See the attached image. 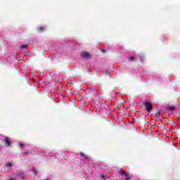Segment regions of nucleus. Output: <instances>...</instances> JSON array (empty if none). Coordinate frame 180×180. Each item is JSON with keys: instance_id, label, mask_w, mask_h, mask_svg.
<instances>
[{"instance_id": "6", "label": "nucleus", "mask_w": 180, "mask_h": 180, "mask_svg": "<svg viewBox=\"0 0 180 180\" xmlns=\"http://www.w3.org/2000/svg\"><path fill=\"white\" fill-rule=\"evenodd\" d=\"M120 174L122 175H125L126 176L129 175V173H127V172H124L123 169L120 170Z\"/></svg>"}, {"instance_id": "7", "label": "nucleus", "mask_w": 180, "mask_h": 180, "mask_svg": "<svg viewBox=\"0 0 180 180\" xmlns=\"http://www.w3.org/2000/svg\"><path fill=\"white\" fill-rule=\"evenodd\" d=\"M80 154H81V155H82V157H84V158H88V155L84 154V153H82V152H81Z\"/></svg>"}, {"instance_id": "21", "label": "nucleus", "mask_w": 180, "mask_h": 180, "mask_svg": "<svg viewBox=\"0 0 180 180\" xmlns=\"http://www.w3.org/2000/svg\"><path fill=\"white\" fill-rule=\"evenodd\" d=\"M9 180H13V179H10Z\"/></svg>"}, {"instance_id": "11", "label": "nucleus", "mask_w": 180, "mask_h": 180, "mask_svg": "<svg viewBox=\"0 0 180 180\" xmlns=\"http://www.w3.org/2000/svg\"><path fill=\"white\" fill-rule=\"evenodd\" d=\"M18 176H20L21 179H24L22 173H18Z\"/></svg>"}, {"instance_id": "8", "label": "nucleus", "mask_w": 180, "mask_h": 180, "mask_svg": "<svg viewBox=\"0 0 180 180\" xmlns=\"http://www.w3.org/2000/svg\"><path fill=\"white\" fill-rule=\"evenodd\" d=\"M28 46L27 44H24L22 46H20V49H28Z\"/></svg>"}, {"instance_id": "16", "label": "nucleus", "mask_w": 180, "mask_h": 180, "mask_svg": "<svg viewBox=\"0 0 180 180\" xmlns=\"http://www.w3.org/2000/svg\"><path fill=\"white\" fill-rule=\"evenodd\" d=\"M22 154H24V157L26 158V156L27 155V152H22Z\"/></svg>"}, {"instance_id": "17", "label": "nucleus", "mask_w": 180, "mask_h": 180, "mask_svg": "<svg viewBox=\"0 0 180 180\" xmlns=\"http://www.w3.org/2000/svg\"><path fill=\"white\" fill-rule=\"evenodd\" d=\"M124 180H131V179L127 176Z\"/></svg>"}, {"instance_id": "10", "label": "nucleus", "mask_w": 180, "mask_h": 180, "mask_svg": "<svg viewBox=\"0 0 180 180\" xmlns=\"http://www.w3.org/2000/svg\"><path fill=\"white\" fill-rule=\"evenodd\" d=\"M160 128L162 129V130H165V124L162 123Z\"/></svg>"}, {"instance_id": "14", "label": "nucleus", "mask_w": 180, "mask_h": 180, "mask_svg": "<svg viewBox=\"0 0 180 180\" xmlns=\"http://www.w3.org/2000/svg\"><path fill=\"white\" fill-rule=\"evenodd\" d=\"M18 146L20 148H23V147H25V143H19Z\"/></svg>"}, {"instance_id": "19", "label": "nucleus", "mask_w": 180, "mask_h": 180, "mask_svg": "<svg viewBox=\"0 0 180 180\" xmlns=\"http://www.w3.org/2000/svg\"><path fill=\"white\" fill-rule=\"evenodd\" d=\"M143 122L144 123H147V122L146 121V118H143Z\"/></svg>"}, {"instance_id": "2", "label": "nucleus", "mask_w": 180, "mask_h": 180, "mask_svg": "<svg viewBox=\"0 0 180 180\" xmlns=\"http://www.w3.org/2000/svg\"><path fill=\"white\" fill-rule=\"evenodd\" d=\"M145 108H146L147 112H151L153 110V104L150 102H146Z\"/></svg>"}, {"instance_id": "3", "label": "nucleus", "mask_w": 180, "mask_h": 180, "mask_svg": "<svg viewBox=\"0 0 180 180\" xmlns=\"http://www.w3.org/2000/svg\"><path fill=\"white\" fill-rule=\"evenodd\" d=\"M4 141L7 146V147H11V146H12V142L11 141V140L9 139V137L6 136Z\"/></svg>"}, {"instance_id": "5", "label": "nucleus", "mask_w": 180, "mask_h": 180, "mask_svg": "<svg viewBox=\"0 0 180 180\" xmlns=\"http://www.w3.org/2000/svg\"><path fill=\"white\" fill-rule=\"evenodd\" d=\"M45 30L46 27L43 26H39L37 28L38 33H43V32H44Z\"/></svg>"}, {"instance_id": "1", "label": "nucleus", "mask_w": 180, "mask_h": 180, "mask_svg": "<svg viewBox=\"0 0 180 180\" xmlns=\"http://www.w3.org/2000/svg\"><path fill=\"white\" fill-rule=\"evenodd\" d=\"M80 56H81V57H82V58H86V60L92 58V55H91V53H89L88 52H82L80 53Z\"/></svg>"}, {"instance_id": "20", "label": "nucleus", "mask_w": 180, "mask_h": 180, "mask_svg": "<svg viewBox=\"0 0 180 180\" xmlns=\"http://www.w3.org/2000/svg\"><path fill=\"white\" fill-rule=\"evenodd\" d=\"M172 122V121H169V122Z\"/></svg>"}, {"instance_id": "9", "label": "nucleus", "mask_w": 180, "mask_h": 180, "mask_svg": "<svg viewBox=\"0 0 180 180\" xmlns=\"http://www.w3.org/2000/svg\"><path fill=\"white\" fill-rule=\"evenodd\" d=\"M139 57H140V58H144L145 55H144V53H140L139 54Z\"/></svg>"}, {"instance_id": "4", "label": "nucleus", "mask_w": 180, "mask_h": 180, "mask_svg": "<svg viewBox=\"0 0 180 180\" xmlns=\"http://www.w3.org/2000/svg\"><path fill=\"white\" fill-rule=\"evenodd\" d=\"M166 109L170 112H175L176 110V106H167Z\"/></svg>"}, {"instance_id": "13", "label": "nucleus", "mask_w": 180, "mask_h": 180, "mask_svg": "<svg viewBox=\"0 0 180 180\" xmlns=\"http://www.w3.org/2000/svg\"><path fill=\"white\" fill-rule=\"evenodd\" d=\"M155 115L156 116V117H160V111L155 112Z\"/></svg>"}, {"instance_id": "12", "label": "nucleus", "mask_w": 180, "mask_h": 180, "mask_svg": "<svg viewBox=\"0 0 180 180\" xmlns=\"http://www.w3.org/2000/svg\"><path fill=\"white\" fill-rule=\"evenodd\" d=\"M129 59L130 61H134V56H129Z\"/></svg>"}, {"instance_id": "18", "label": "nucleus", "mask_w": 180, "mask_h": 180, "mask_svg": "<svg viewBox=\"0 0 180 180\" xmlns=\"http://www.w3.org/2000/svg\"><path fill=\"white\" fill-rule=\"evenodd\" d=\"M103 178L104 179H106V178H108V176H107V175L103 176Z\"/></svg>"}, {"instance_id": "15", "label": "nucleus", "mask_w": 180, "mask_h": 180, "mask_svg": "<svg viewBox=\"0 0 180 180\" xmlns=\"http://www.w3.org/2000/svg\"><path fill=\"white\" fill-rule=\"evenodd\" d=\"M12 163H11V162H8V163H7L6 165V167H12Z\"/></svg>"}]
</instances>
